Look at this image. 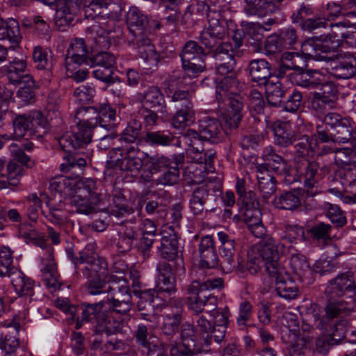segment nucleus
I'll use <instances>...</instances> for the list:
<instances>
[{
	"mask_svg": "<svg viewBox=\"0 0 356 356\" xmlns=\"http://www.w3.org/2000/svg\"><path fill=\"white\" fill-rule=\"evenodd\" d=\"M74 123L76 132L66 131L58 138L60 147L67 151L90 143L92 136L102 143L109 142L117 137L113 133H105L113 131L118 124L115 111L108 104H102L98 108L79 107L74 114Z\"/></svg>",
	"mask_w": 356,
	"mask_h": 356,
	"instance_id": "obj_1",
	"label": "nucleus"
},
{
	"mask_svg": "<svg viewBox=\"0 0 356 356\" xmlns=\"http://www.w3.org/2000/svg\"><path fill=\"white\" fill-rule=\"evenodd\" d=\"M174 162V155L168 157L164 155L149 156L140 151L138 145L118 147L109 152V159L106 162L107 170L118 169L136 177L142 170L141 177L146 181L152 179V175L168 168Z\"/></svg>",
	"mask_w": 356,
	"mask_h": 356,
	"instance_id": "obj_2",
	"label": "nucleus"
},
{
	"mask_svg": "<svg viewBox=\"0 0 356 356\" xmlns=\"http://www.w3.org/2000/svg\"><path fill=\"white\" fill-rule=\"evenodd\" d=\"M83 8L85 18L96 20L102 24L100 20L109 19L112 22L119 18L121 7L111 0H65L60 4L56 13L55 23L59 29L72 24L78 17L81 8Z\"/></svg>",
	"mask_w": 356,
	"mask_h": 356,
	"instance_id": "obj_3",
	"label": "nucleus"
},
{
	"mask_svg": "<svg viewBox=\"0 0 356 356\" xmlns=\"http://www.w3.org/2000/svg\"><path fill=\"white\" fill-rule=\"evenodd\" d=\"M222 137V125L214 118H204L200 120L198 130L188 129L182 135V140L188 147L187 154L194 163L204 164V170L212 172L216 152L213 149L204 150L202 141L218 143Z\"/></svg>",
	"mask_w": 356,
	"mask_h": 356,
	"instance_id": "obj_4",
	"label": "nucleus"
},
{
	"mask_svg": "<svg viewBox=\"0 0 356 356\" xmlns=\"http://www.w3.org/2000/svg\"><path fill=\"white\" fill-rule=\"evenodd\" d=\"M355 284L353 275L350 272H345L336 276L330 280L325 289L326 295L330 301L325 309V316L322 318L318 314H314L316 327L320 330H327L325 324L327 320L334 318L341 313L348 314L352 310V304L345 300L333 301L336 298L347 296L355 289Z\"/></svg>",
	"mask_w": 356,
	"mask_h": 356,
	"instance_id": "obj_5",
	"label": "nucleus"
},
{
	"mask_svg": "<svg viewBox=\"0 0 356 356\" xmlns=\"http://www.w3.org/2000/svg\"><path fill=\"white\" fill-rule=\"evenodd\" d=\"M179 56L184 72H174L166 81L169 86V93L172 92L174 86L181 88L193 84V79L203 72L206 67L204 59L207 54L195 41L186 42Z\"/></svg>",
	"mask_w": 356,
	"mask_h": 356,
	"instance_id": "obj_6",
	"label": "nucleus"
},
{
	"mask_svg": "<svg viewBox=\"0 0 356 356\" xmlns=\"http://www.w3.org/2000/svg\"><path fill=\"white\" fill-rule=\"evenodd\" d=\"M319 166L316 162L304 159L297 166V171L300 176V181L304 183L306 188L294 190L290 192H284L276 197L273 200L275 207L280 209L294 210L301 204L300 195L305 193V196L312 197L318 193V189L314 188L317 184V172Z\"/></svg>",
	"mask_w": 356,
	"mask_h": 356,
	"instance_id": "obj_7",
	"label": "nucleus"
},
{
	"mask_svg": "<svg viewBox=\"0 0 356 356\" xmlns=\"http://www.w3.org/2000/svg\"><path fill=\"white\" fill-rule=\"evenodd\" d=\"M349 22H340L335 24L329 23L330 32L325 35L310 38L302 42V52L309 57L321 60H330L332 57L321 55L335 51L340 46L342 39L348 36L347 29L350 27Z\"/></svg>",
	"mask_w": 356,
	"mask_h": 356,
	"instance_id": "obj_8",
	"label": "nucleus"
},
{
	"mask_svg": "<svg viewBox=\"0 0 356 356\" xmlns=\"http://www.w3.org/2000/svg\"><path fill=\"white\" fill-rule=\"evenodd\" d=\"M13 137L15 139L22 138H39L47 133L48 122L42 113L38 110L17 115L13 120Z\"/></svg>",
	"mask_w": 356,
	"mask_h": 356,
	"instance_id": "obj_9",
	"label": "nucleus"
},
{
	"mask_svg": "<svg viewBox=\"0 0 356 356\" xmlns=\"http://www.w3.org/2000/svg\"><path fill=\"white\" fill-rule=\"evenodd\" d=\"M70 204L79 213L88 215L95 211L97 207L103 204V195L98 191L96 181L87 179L78 183Z\"/></svg>",
	"mask_w": 356,
	"mask_h": 356,
	"instance_id": "obj_10",
	"label": "nucleus"
},
{
	"mask_svg": "<svg viewBox=\"0 0 356 356\" xmlns=\"http://www.w3.org/2000/svg\"><path fill=\"white\" fill-rule=\"evenodd\" d=\"M104 305L105 301L104 300L92 304L83 303L81 305L82 321L93 324L97 333L105 332L107 336H110L121 332V323L108 317L103 311Z\"/></svg>",
	"mask_w": 356,
	"mask_h": 356,
	"instance_id": "obj_11",
	"label": "nucleus"
},
{
	"mask_svg": "<svg viewBox=\"0 0 356 356\" xmlns=\"http://www.w3.org/2000/svg\"><path fill=\"white\" fill-rule=\"evenodd\" d=\"M255 251L264 261V267L268 275L275 273L280 269L284 268L278 262L277 259L280 254H286L288 251L286 244L282 241H275L270 236H266L259 242V247L254 248Z\"/></svg>",
	"mask_w": 356,
	"mask_h": 356,
	"instance_id": "obj_12",
	"label": "nucleus"
},
{
	"mask_svg": "<svg viewBox=\"0 0 356 356\" xmlns=\"http://www.w3.org/2000/svg\"><path fill=\"white\" fill-rule=\"evenodd\" d=\"M109 284V289L106 296V302L110 309L114 312L125 314L132 307L131 295L128 281L120 280L118 283Z\"/></svg>",
	"mask_w": 356,
	"mask_h": 356,
	"instance_id": "obj_13",
	"label": "nucleus"
},
{
	"mask_svg": "<svg viewBox=\"0 0 356 356\" xmlns=\"http://www.w3.org/2000/svg\"><path fill=\"white\" fill-rule=\"evenodd\" d=\"M217 236L220 242V253L222 259L220 265L223 270L228 273L236 269L243 273L245 270L243 259L240 254H238L235 258L234 238L224 232H218Z\"/></svg>",
	"mask_w": 356,
	"mask_h": 356,
	"instance_id": "obj_14",
	"label": "nucleus"
},
{
	"mask_svg": "<svg viewBox=\"0 0 356 356\" xmlns=\"http://www.w3.org/2000/svg\"><path fill=\"white\" fill-rule=\"evenodd\" d=\"M39 245L44 250L41 257L40 270L42 280L49 289L56 291L61 286V280L54 257V249L44 241H40Z\"/></svg>",
	"mask_w": 356,
	"mask_h": 356,
	"instance_id": "obj_15",
	"label": "nucleus"
},
{
	"mask_svg": "<svg viewBox=\"0 0 356 356\" xmlns=\"http://www.w3.org/2000/svg\"><path fill=\"white\" fill-rule=\"evenodd\" d=\"M309 330V326L304 324L302 326V333L296 331L291 332V341L286 348V356H311L313 355L314 353V334Z\"/></svg>",
	"mask_w": 356,
	"mask_h": 356,
	"instance_id": "obj_16",
	"label": "nucleus"
},
{
	"mask_svg": "<svg viewBox=\"0 0 356 356\" xmlns=\"http://www.w3.org/2000/svg\"><path fill=\"white\" fill-rule=\"evenodd\" d=\"M79 254V264H85L83 268H79L83 277H88L92 273L107 269V262L97 254L95 243H88Z\"/></svg>",
	"mask_w": 356,
	"mask_h": 356,
	"instance_id": "obj_17",
	"label": "nucleus"
},
{
	"mask_svg": "<svg viewBox=\"0 0 356 356\" xmlns=\"http://www.w3.org/2000/svg\"><path fill=\"white\" fill-rule=\"evenodd\" d=\"M198 251L200 260L196 273L204 275V270H211L218 266L219 258L212 236L207 235L202 237Z\"/></svg>",
	"mask_w": 356,
	"mask_h": 356,
	"instance_id": "obj_18",
	"label": "nucleus"
},
{
	"mask_svg": "<svg viewBox=\"0 0 356 356\" xmlns=\"http://www.w3.org/2000/svg\"><path fill=\"white\" fill-rule=\"evenodd\" d=\"M236 51L229 42H222L216 47L213 56L216 60V73L218 75H225L234 70L236 65Z\"/></svg>",
	"mask_w": 356,
	"mask_h": 356,
	"instance_id": "obj_19",
	"label": "nucleus"
},
{
	"mask_svg": "<svg viewBox=\"0 0 356 356\" xmlns=\"http://www.w3.org/2000/svg\"><path fill=\"white\" fill-rule=\"evenodd\" d=\"M330 74L337 79L352 78L356 74V57L348 53L338 54L330 64Z\"/></svg>",
	"mask_w": 356,
	"mask_h": 356,
	"instance_id": "obj_20",
	"label": "nucleus"
},
{
	"mask_svg": "<svg viewBox=\"0 0 356 356\" xmlns=\"http://www.w3.org/2000/svg\"><path fill=\"white\" fill-rule=\"evenodd\" d=\"M16 293L20 297L29 298V302L38 301L40 298L36 295L35 283L18 269H14V273L8 276Z\"/></svg>",
	"mask_w": 356,
	"mask_h": 356,
	"instance_id": "obj_21",
	"label": "nucleus"
},
{
	"mask_svg": "<svg viewBox=\"0 0 356 356\" xmlns=\"http://www.w3.org/2000/svg\"><path fill=\"white\" fill-rule=\"evenodd\" d=\"M88 49L82 38L73 39L67 50L65 63L67 71H74L83 63L88 64Z\"/></svg>",
	"mask_w": 356,
	"mask_h": 356,
	"instance_id": "obj_22",
	"label": "nucleus"
},
{
	"mask_svg": "<svg viewBox=\"0 0 356 356\" xmlns=\"http://www.w3.org/2000/svg\"><path fill=\"white\" fill-rule=\"evenodd\" d=\"M187 305L193 314L198 315L204 309L209 312H213L216 308L217 298L211 293L204 294L200 291L193 293L190 291V284L188 286Z\"/></svg>",
	"mask_w": 356,
	"mask_h": 356,
	"instance_id": "obj_23",
	"label": "nucleus"
},
{
	"mask_svg": "<svg viewBox=\"0 0 356 356\" xmlns=\"http://www.w3.org/2000/svg\"><path fill=\"white\" fill-rule=\"evenodd\" d=\"M216 79V98L225 99L232 95L240 94L244 88L245 83L240 82L236 77L234 70L225 75H218Z\"/></svg>",
	"mask_w": 356,
	"mask_h": 356,
	"instance_id": "obj_24",
	"label": "nucleus"
},
{
	"mask_svg": "<svg viewBox=\"0 0 356 356\" xmlns=\"http://www.w3.org/2000/svg\"><path fill=\"white\" fill-rule=\"evenodd\" d=\"M140 235V225L136 218H131L124 222V226L119 231V238L117 243L118 250L121 253L129 251Z\"/></svg>",
	"mask_w": 356,
	"mask_h": 356,
	"instance_id": "obj_25",
	"label": "nucleus"
},
{
	"mask_svg": "<svg viewBox=\"0 0 356 356\" xmlns=\"http://www.w3.org/2000/svg\"><path fill=\"white\" fill-rule=\"evenodd\" d=\"M269 275L275 281V291L277 296L289 300L295 299L298 296V287L290 279L289 275L285 272L284 268Z\"/></svg>",
	"mask_w": 356,
	"mask_h": 356,
	"instance_id": "obj_26",
	"label": "nucleus"
},
{
	"mask_svg": "<svg viewBox=\"0 0 356 356\" xmlns=\"http://www.w3.org/2000/svg\"><path fill=\"white\" fill-rule=\"evenodd\" d=\"M158 254L166 260L174 259L178 254V239L172 227H168L161 232L160 246L157 248Z\"/></svg>",
	"mask_w": 356,
	"mask_h": 356,
	"instance_id": "obj_27",
	"label": "nucleus"
},
{
	"mask_svg": "<svg viewBox=\"0 0 356 356\" xmlns=\"http://www.w3.org/2000/svg\"><path fill=\"white\" fill-rule=\"evenodd\" d=\"M291 79L297 86L307 89H317L325 81L324 72L318 70H307L290 74Z\"/></svg>",
	"mask_w": 356,
	"mask_h": 356,
	"instance_id": "obj_28",
	"label": "nucleus"
},
{
	"mask_svg": "<svg viewBox=\"0 0 356 356\" xmlns=\"http://www.w3.org/2000/svg\"><path fill=\"white\" fill-rule=\"evenodd\" d=\"M126 22L132 38L149 33L148 17L137 7L132 6L129 8Z\"/></svg>",
	"mask_w": 356,
	"mask_h": 356,
	"instance_id": "obj_29",
	"label": "nucleus"
},
{
	"mask_svg": "<svg viewBox=\"0 0 356 356\" xmlns=\"http://www.w3.org/2000/svg\"><path fill=\"white\" fill-rule=\"evenodd\" d=\"M318 137L323 143L332 141L334 143H346L350 139L351 129L346 120H343L332 130L325 131L322 126L316 127Z\"/></svg>",
	"mask_w": 356,
	"mask_h": 356,
	"instance_id": "obj_30",
	"label": "nucleus"
},
{
	"mask_svg": "<svg viewBox=\"0 0 356 356\" xmlns=\"http://www.w3.org/2000/svg\"><path fill=\"white\" fill-rule=\"evenodd\" d=\"M147 35V33H145L133 37L131 42L141 58L151 65H156L159 60V55Z\"/></svg>",
	"mask_w": 356,
	"mask_h": 356,
	"instance_id": "obj_31",
	"label": "nucleus"
},
{
	"mask_svg": "<svg viewBox=\"0 0 356 356\" xmlns=\"http://www.w3.org/2000/svg\"><path fill=\"white\" fill-rule=\"evenodd\" d=\"M136 99L139 102H145L150 107L156 109V111L166 116L167 109L164 97L159 87L149 86L143 92L136 95Z\"/></svg>",
	"mask_w": 356,
	"mask_h": 356,
	"instance_id": "obj_32",
	"label": "nucleus"
},
{
	"mask_svg": "<svg viewBox=\"0 0 356 356\" xmlns=\"http://www.w3.org/2000/svg\"><path fill=\"white\" fill-rule=\"evenodd\" d=\"M6 74L12 84L32 83V76L29 73L26 63L24 60L15 59L7 67Z\"/></svg>",
	"mask_w": 356,
	"mask_h": 356,
	"instance_id": "obj_33",
	"label": "nucleus"
},
{
	"mask_svg": "<svg viewBox=\"0 0 356 356\" xmlns=\"http://www.w3.org/2000/svg\"><path fill=\"white\" fill-rule=\"evenodd\" d=\"M350 147L339 148L334 151V160L339 168L353 171L356 168V137L350 140Z\"/></svg>",
	"mask_w": 356,
	"mask_h": 356,
	"instance_id": "obj_34",
	"label": "nucleus"
},
{
	"mask_svg": "<svg viewBox=\"0 0 356 356\" xmlns=\"http://www.w3.org/2000/svg\"><path fill=\"white\" fill-rule=\"evenodd\" d=\"M225 34L224 26L218 20L209 22V26L200 33L202 44L209 49H213Z\"/></svg>",
	"mask_w": 356,
	"mask_h": 356,
	"instance_id": "obj_35",
	"label": "nucleus"
},
{
	"mask_svg": "<svg viewBox=\"0 0 356 356\" xmlns=\"http://www.w3.org/2000/svg\"><path fill=\"white\" fill-rule=\"evenodd\" d=\"M261 158L268 170H271L277 175H285L288 172L287 163L275 152L272 146H267L263 149Z\"/></svg>",
	"mask_w": 356,
	"mask_h": 356,
	"instance_id": "obj_36",
	"label": "nucleus"
},
{
	"mask_svg": "<svg viewBox=\"0 0 356 356\" xmlns=\"http://www.w3.org/2000/svg\"><path fill=\"white\" fill-rule=\"evenodd\" d=\"M159 275L156 284L157 294L166 293L170 295L176 291L175 277L171 273L168 264H163L158 267Z\"/></svg>",
	"mask_w": 356,
	"mask_h": 356,
	"instance_id": "obj_37",
	"label": "nucleus"
},
{
	"mask_svg": "<svg viewBox=\"0 0 356 356\" xmlns=\"http://www.w3.org/2000/svg\"><path fill=\"white\" fill-rule=\"evenodd\" d=\"M274 134V143L281 147H287L293 143L295 136L291 124L287 122L277 120L271 127Z\"/></svg>",
	"mask_w": 356,
	"mask_h": 356,
	"instance_id": "obj_38",
	"label": "nucleus"
},
{
	"mask_svg": "<svg viewBox=\"0 0 356 356\" xmlns=\"http://www.w3.org/2000/svg\"><path fill=\"white\" fill-rule=\"evenodd\" d=\"M78 183L70 177L58 176L52 178L49 182V189L60 194L64 197H70L74 194Z\"/></svg>",
	"mask_w": 356,
	"mask_h": 356,
	"instance_id": "obj_39",
	"label": "nucleus"
},
{
	"mask_svg": "<svg viewBox=\"0 0 356 356\" xmlns=\"http://www.w3.org/2000/svg\"><path fill=\"white\" fill-rule=\"evenodd\" d=\"M256 177L262 197L267 201L276 191L275 178L270 175L268 170L264 169L263 166L257 168Z\"/></svg>",
	"mask_w": 356,
	"mask_h": 356,
	"instance_id": "obj_40",
	"label": "nucleus"
},
{
	"mask_svg": "<svg viewBox=\"0 0 356 356\" xmlns=\"http://www.w3.org/2000/svg\"><path fill=\"white\" fill-rule=\"evenodd\" d=\"M249 71L252 80L260 84L266 83L271 76L270 65L264 59L252 60L249 64Z\"/></svg>",
	"mask_w": 356,
	"mask_h": 356,
	"instance_id": "obj_41",
	"label": "nucleus"
},
{
	"mask_svg": "<svg viewBox=\"0 0 356 356\" xmlns=\"http://www.w3.org/2000/svg\"><path fill=\"white\" fill-rule=\"evenodd\" d=\"M184 163V156L181 154L174 155V162L169 165L167 170L154 181L156 184L173 185L178 182L179 168Z\"/></svg>",
	"mask_w": 356,
	"mask_h": 356,
	"instance_id": "obj_42",
	"label": "nucleus"
},
{
	"mask_svg": "<svg viewBox=\"0 0 356 356\" xmlns=\"http://www.w3.org/2000/svg\"><path fill=\"white\" fill-rule=\"evenodd\" d=\"M209 191L205 186L193 190L189 200L190 209L195 216H202L204 204L209 197Z\"/></svg>",
	"mask_w": 356,
	"mask_h": 356,
	"instance_id": "obj_43",
	"label": "nucleus"
},
{
	"mask_svg": "<svg viewBox=\"0 0 356 356\" xmlns=\"http://www.w3.org/2000/svg\"><path fill=\"white\" fill-rule=\"evenodd\" d=\"M244 12L247 15L264 16L275 11L277 6L267 0H245Z\"/></svg>",
	"mask_w": 356,
	"mask_h": 356,
	"instance_id": "obj_44",
	"label": "nucleus"
},
{
	"mask_svg": "<svg viewBox=\"0 0 356 356\" xmlns=\"http://www.w3.org/2000/svg\"><path fill=\"white\" fill-rule=\"evenodd\" d=\"M208 270H204V275H200L197 273V278L193 280L190 284V291L191 292L194 293L199 290L204 293L206 291L221 289L222 287L223 280L222 278H206Z\"/></svg>",
	"mask_w": 356,
	"mask_h": 356,
	"instance_id": "obj_45",
	"label": "nucleus"
},
{
	"mask_svg": "<svg viewBox=\"0 0 356 356\" xmlns=\"http://www.w3.org/2000/svg\"><path fill=\"white\" fill-rule=\"evenodd\" d=\"M105 270H102L97 273H92L88 277L86 284L87 293L91 296H98L101 294L108 293L109 289V284L107 282L106 275L104 278L101 277L100 275L104 273Z\"/></svg>",
	"mask_w": 356,
	"mask_h": 356,
	"instance_id": "obj_46",
	"label": "nucleus"
},
{
	"mask_svg": "<svg viewBox=\"0 0 356 356\" xmlns=\"http://www.w3.org/2000/svg\"><path fill=\"white\" fill-rule=\"evenodd\" d=\"M125 198L124 195L118 192L112 197V204L107 208L108 213L117 218H121L129 216L134 212V209L124 204Z\"/></svg>",
	"mask_w": 356,
	"mask_h": 356,
	"instance_id": "obj_47",
	"label": "nucleus"
},
{
	"mask_svg": "<svg viewBox=\"0 0 356 356\" xmlns=\"http://www.w3.org/2000/svg\"><path fill=\"white\" fill-rule=\"evenodd\" d=\"M77 147L72 149L70 151H67L61 147L65 152L63 156L64 162L60 165V170L63 172H68L71 170L78 169L79 171L82 170V168L86 165V160L78 154H72L74 150L82 147Z\"/></svg>",
	"mask_w": 356,
	"mask_h": 356,
	"instance_id": "obj_48",
	"label": "nucleus"
},
{
	"mask_svg": "<svg viewBox=\"0 0 356 356\" xmlns=\"http://www.w3.org/2000/svg\"><path fill=\"white\" fill-rule=\"evenodd\" d=\"M182 316L180 314L168 312L163 318L161 325L162 334L167 337L168 339H171L177 334L179 327L182 321Z\"/></svg>",
	"mask_w": 356,
	"mask_h": 356,
	"instance_id": "obj_49",
	"label": "nucleus"
},
{
	"mask_svg": "<svg viewBox=\"0 0 356 356\" xmlns=\"http://www.w3.org/2000/svg\"><path fill=\"white\" fill-rule=\"evenodd\" d=\"M145 140L152 145H175L181 147V140L180 138L173 136L170 133L163 131L148 132L145 136Z\"/></svg>",
	"mask_w": 356,
	"mask_h": 356,
	"instance_id": "obj_50",
	"label": "nucleus"
},
{
	"mask_svg": "<svg viewBox=\"0 0 356 356\" xmlns=\"http://www.w3.org/2000/svg\"><path fill=\"white\" fill-rule=\"evenodd\" d=\"M48 209L47 210H42V214L44 218L51 222V224L61 227L65 225L68 218L61 208L56 207L50 201L46 202Z\"/></svg>",
	"mask_w": 356,
	"mask_h": 356,
	"instance_id": "obj_51",
	"label": "nucleus"
},
{
	"mask_svg": "<svg viewBox=\"0 0 356 356\" xmlns=\"http://www.w3.org/2000/svg\"><path fill=\"white\" fill-rule=\"evenodd\" d=\"M311 106L316 115L319 118H323L336 107V102L332 99H327L326 97L314 92L311 99Z\"/></svg>",
	"mask_w": 356,
	"mask_h": 356,
	"instance_id": "obj_52",
	"label": "nucleus"
},
{
	"mask_svg": "<svg viewBox=\"0 0 356 356\" xmlns=\"http://www.w3.org/2000/svg\"><path fill=\"white\" fill-rule=\"evenodd\" d=\"M195 122V111L193 108H180L172 118L175 129H181L191 126Z\"/></svg>",
	"mask_w": 356,
	"mask_h": 356,
	"instance_id": "obj_53",
	"label": "nucleus"
},
{
	"mask_svg": "<svg viewBox=\"0 0 356 356\" xmlns=\"http://www.w3.org/2000/svg\"><path fill=\"white\" fill-rule=\"evenodd\" d=\"M22 26L30 28L40 36H48L51 32L49 24L41 16H32L22 19Z\"/></svg>",
	"mask_w": 356,
	"mask_h": 356,
	"instance_id": "obj_54",
	"label": "nucleus"
},
{
	"mask_svg": "<svg viewBox=\"0 0 356 356\" xmlns=\"http://www.w3.org/2000/svg\"><path fill=\"white\" fill-rule=\"evenodd\" d=\"M22 203L24 207L26 208V216L29 219L36 222L42 204L40 197L36 193H32L26 196Z\"/></svg>",
	"mask_w": 356,
	"mask_h": 356,
	"instance_id": "obj_55",
	"label": "nucleus"
},
{
	"mask_svg": "<svg viewBox=\"0 0 356 356\" xmlns=\"http://www.w3.org/2000/svg\"><path fill=\"white\" fill-rule=\"evenodd\" d=\"M19 38V27L17 21L9 19L3 21L0 17V40L8 39L11 42H17Z\"/></svg>",
	"mask_w": 356,
	"mask_h": 356,
	"instance_id": "obj_56",
	"label": "nucleus"
},
{
	"mask_svg": "<svg viewBox=\"0 0 356 356\" xmlns=\"http://www.w3.org/2000/svg\"><path fill=\"white\" fill-rule=\"evenodd\" d=\"M13 251L8 246L0 248V277L9 276L17 269L13 265Z\"/></svg>",
	"mask_w": 356,
	"mask_h": 356,
	"instance_id": "obj_57",
	"label": "nucleus"
},
{
	"mask_svg": "<svg viewBox=\"0 0 356 356\" xmlns=\"http://www.w3.org/2000/svg\"><path fill=\"white\" fill-rule=\"evenodd\" d=\"M289 265L293 272L300 278L305 277L311 272L310 266L307 258L302 254H291Z\"/></svg>",
	"mask_w": 356,
	"mask_h": 356,
	"instance_id": "obj_58",
	"label": "nucleus"
},
{
	"mask_svg": "<svg viewBox=\"0 0 356 356\" xmlns=\"http://www.w3.org/2000/svg\"><path fill=\"white\" fill-rule=\"evenodd\" d=\"M141 123L137 120H131L128 124L127 127L122 132L120 137L119 138V141L122 143L127 144H134L138 137L140 135V132L141 130ZM136 144L135 145H136ZM134 145H128L131 146Z\"/></svg>",
	"mask_w": 356,
	"mask_h": 356,
	"instance_id": "obj_59",
	"label": "nucleus"
},
{
	"mask_svg": "<svg viewBox=\"0 0 356 356\" xmlns=\"http://www.w3.org/2000/svg\"><path fill=\"white\" fill-rule=\"evenodd\" d=\"M305 230L302 226L297 225H287L285 226L284 234L282 236V241L286 244L288 248L289 244L305 240Z\"/></svg>",
	"mask_w": 356,
	"mask_h": 356,
	"instance_id": "obj_60",
	"label": "nucleus"
},
{
	"mask_svg": "<svg viewBox=\"0 0 356 356\" xmlns=\"http://www.w3.org/2000/svg\"><path fill=\"white\" fill-rule=\"evenodd\" d=\"M264 84L266 86L268 103L274 106H277L281 102L284 93L282 88V83L279 81L274 82L268 80Z\"/></svg>",
	"mask_w": 356,
	"mask_h": 356,
	"instance_id": "obj_61",
	"label": "nucleus"
},
{
	"mask_svg": "<svg viewBox=\"0 0 356 356\" xmlns=\"http://www.w3.org/2000/svg\"><path fill=\"white\" fill-rule=\"evenodd\" d=\"M134 338L138 346L143 348L149 346L153 337L152 328L144 323L138 324L133 332Z\"/></svg>",
	"mask_w": 356,
	"mask_h": 356,
	"instance_id": "obj_62",
	"label": "nucleus"
},
{
	"mask_svg": "<svg viewBox=\"0 0 356 356\" xmlns=\"http://www.w3.org/2000/svg\"><path fill=\"white\" fill-rule=\"evenodd\" d=\"M213 326L211 323L204 316H198L196 320V332L199 338L202 339L207 345L211 343Z\"/></svg>",
	"mask_w": 356,
	"mask_h": 356,
	"instance_id": "obj_63",
	"label": "nucleus"
},
{
	"mask_svg": "<svg viewBox=\"0 0 356 356\" xmlns=\"http://www.w3.org/2000/svg\"><path fill=\"white\" fill-rule=\"evenodd\" d=\"M50 50L40 46L34 47L33 51V59L39 70H49L51 67L49 56Z\"/></svg>",
	"mask_w": 356,
	"mask_h": 356,
	"instance_id": "obj_64",
	"label": "nucleus"
}]
</instances>
